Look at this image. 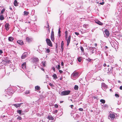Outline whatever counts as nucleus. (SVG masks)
Masks as SVG:
<instances>
[{
    "label": "nucleus",
    "mask_w": 122,
    "mask_h": 122,
    "mask_svg": "<svg viewBox=\"0 0 122 122\" xmlns=\"http://www.w3.org/2000/svg\"><path fill=\"white\" fill-rule=\"evenodd\" d=\"M78 76V73L76 71H74L71 75V78L73 80H76Z\"/></svg>",
    "instance_id": "1"
},
{
    "label": "nucleus",
    "mask_w": 122,
    "mask_h": 122,
    "mask_svg": "<svg viewBox=\"0 0 122 122\" xmlns=\"http://www.w3.org/2000/svg\"><path fill=\"white\" fill-rule=\"evenodd\" d=\"M70 92L71 91L70 90L63 91L61 92L60 95L61 96L68 95L70 94Z\"/></svg>",
    "instance_id": "2"
},
{
    "label": "nucleus",
    "mask_w": 122,
    "mask_h": 122,
    "mask_svg": "<svg viewBox=\"0 0 122 122\" xmlns=\"http://www.w3.org/2000/svg\"><path fill=\"white\" fill-rule=\"evenodd\" d=\"M46 41L47 43L48 46L50 47H52V46L51 42L50 39L47 38Z\"/></svg>",
    "instance_id": "3"
},
{
    "label": "nucleus",
    "mask_w": 122,
    "mask_h": 122,
    "mask_svg": "<svg viewBox=\"0 0 122 122\" xmlns=\"http://www.w3.org/2000/svg\"><path fill=\"white\" fill-rule=\"evenodd\" d=\"M115 116L114 114H110L108 116V118L110 119L113 120L115 117Z\"/></svg>",
    "instance_id": "4"
},
{
    "label": "nucleus",
    "mask_w": 122,
    "mask_h": 122,
    "mask_svg": "<svg viewBox=\"0 0 122 122\" xmlns=\"http://www.w3.org/2000/svg\"><path fill=\"white\" fill-rule=\"evenodd\" d=\"M102 89L104 90H106L107 88V86L104 83H102Z\"/></svg>",
    "instance_id": "5"
},
{
    "label": "nucleus",
    "mask_w": 122,
    "mask_h": 122,
    "mask_svg": "<svg viewBox=\"0 0 122 122\" xmlns=\"http://www.w3.org/2000/svg\"><path fill=\"white\" fill-rule=\"evenodd\" d=\"M71 39V36H69L68 38H66V40L67 41V46H68L70 42V40Z\"/></svg>",
    "instance_id": "6"
},
{
    "label": "nucleus",
    "mask_w": 122,
    "mask_h": 122,
    "mask_svg": "<svg viewBox=\"0 0 122 122\" xmlns=\"http://www.w3.org/2000/svg\"><path fill=\"white\" fill-rule=\"evenodd\" d=\"M28 55V52H25L23 53L22 55L21 58L22 59H24Z\"/></svg>",
    "instance_id": "7"
},
{
    "label": "nucleus",
    "mask_w": 122,
    "mask_h": 122,
    "mask_svg": "<svg viewBox=\"0 0 122 122\" xmlns=\"http://www.w3.org/2000/svg\"><path fill=\"white\" fill-rule=\"evenodd\" d=\"M14 92V91L12 89H8L7 93H9V94H10V95H11L12 94H13V93Z\"/></svg>",
    "instance_id": "8"
},
{
    "label": "nucleus",
    "mask_w": 122,
    "mask_h": 122,
    "mask_svg": "<svg viewBox=\"0 0 122 122\" xmlns=\"http://www.w3.org/2000/svg\"><path fill=\"white\" fill-rule=\"evenodd\" d=\"M104 33L105 34H105L107 37H108L109 36V32L107 29L105 30L104 31Z\"/></svg>",
    "instance_id": "9"
},
{
    "label": "nucleus",
    "mask_w": 122,
    "mask_h": 122,
    "mask_svg": "<svg viewBox=\"0 0 122 122\" xmlns=\"http://www.w3.org/2000/svg\"><path fill=\"white\" fill-rule=\"evenodd\" d=\"M26 40L28 42H30L32 41V39L31 38L27 37L26 38Z\"/></svg>",
    "instance_id": "10"
},
{
    "label": "nucleus",
    "mask_w": 122,
    "mask_h": 122,
    "mask_svg": "<svg viewBox=\"0 0 122 122\" xmlns=\"http://www.w3.org/2000/svg\"><path fill=\"white\" fill-rule=\"evenodd\" d=\"M108 61L110 62H113V60L112 59V57L110 56H109L108 57Z\"/></svg>",
    "instance_id": "11"
},
{
    "label": "nucleus",
    "mask_w": 122,
    "mask_h": 122,
    "mask_svg": "<svg viewBox=\"0 0 122 122\" xmlns=\"http://www.w3.org/2000/svg\"><path fill=\"white\" fill-rule=\"evenodd\" d=\"M5 27L6 30H8L9 28V23H6L5 25Z\"/></svg>",
    "instance_id": "12"
},
{
    "label": "nucleus",
    "mask_w": 122,
    "mask_h": 122,
    "mask_svg": "<svg viewBox=\"0 0 122 122\" xmlns=\"http://www.w3.org/2000/svg\"><path fill=\"white\" fill-rule=\"evenodd\" d=\"M26 62H24L22 64V67L23 69H24L26 68Z\"/></svg>",
    "instance_id": "13"
},
{
    "label": "nucleus",
    "mask_w": 122,
    "mask_h": 122,
    "mask_svg": "<svg viewBox=\"0 0 122 122\" xmlns=\"http://www.w3.org/2000/svg\"><path fill=\"white\" fill-rule=\"evenodd\" d=\"M21 104V103L15 104H13V105L16 108H17L18 107H19L20 106Z\"/></svg>",
    "instance_id": "14"
},
{
    "label": "nucleus",
    "mask_w": 122,
    "mask_h": 122,
    "mask_svg": "<svg viewBox=\"0 0 122 122\" xmlns=\"http://www.w3.org/2000/svg\"><path fill=\"white\" fill-rule=\"evenodd\" d=\"M32 60L34 62H36L38 61L39 59L37 58H34L32 59Z\"/></svg>",
    "instance_id": "15"
},
{
    "label": "nucleus",
    "mask_w": 122,
    "mask_h": 122,
    "mask_svg": "<svg viewBox=\"0 0 122 122\" xmlns=\"http://www.w3.org/2000/svg\"><path fill=\"white\" fill-rule=\"evenodd\" d=\"M17 43L20 45H22L23 44V42L21 40H19L17 41Z\"/></svg>",
    "instance_id": "16"
},
{
    "label": "nucleus",
    "mask_w": 122,
    "mask_h": 122,
    "mask_svg": "<svg viewBox=\"0 0 122 122\" xmlns=\"http://www.w3.org/2000/svg\"><path fill=\"white\" fill-rule=\"evenodd\" d=\"M11 95H10V94L7 93V94L5 95V96L7 97V98L9 99L11 97Z\"/></svg>",
    "instance_id": "17"
},
{
    "label": "nucleus",
    "mask_w": 122,
    "mask_h": 122,
    "mask_svg": "<svg viewBox=\"0 0 122 122\" xmlns=\"http://www.w3.org/2000/svg\"><path fill=\"white\" fill-rule=\"evenodd\" d=\"M64 42L63 41H62L61 43V49H62V51H63V49Z\"/></svg>",
    "instance_id": "18"
},
{
    "label": "nucleus",
    "mask_w": 122,
    "mask_h": 122,
    "mask_svg": "<svg viewBox=\"0 0 122 122\" xmlns=\"http://www.w3.org/2000/svg\"><path fill=\"white\" fill-rule=\"evenodd\" d=\"M24 15L27 16L29 14V12L28 11H24Z\"/></svg>",
    "instance_id": "19"
},
{
    "label": "nucleus",
    "mask_w": 122,
    "mask_h": 122,
    "mask_svg": "<svg viewBox=\"0 0 122 122\" xmlns=\"http://www.w3.org/2000/svg\"><path fill=\"white\" fill-rule=\"evenodd\" d=\"M48 119L50 120H52L53 119V118L51 116H48Z\"/></svg>",
    "instance_id": "20"
},
{
    "label": "nucleus",
    "mask_w": 122,
    "mask_h": 122,
    "mask_svg": "<svg viewBox=\"0 0 122 122\" xmlns=\"http://www.w3.org/2000/svg\"><path fill=\"white\" fill-rule=\"evenodd\" d=\"M35 89L36 90H40V87L38 86H36L35 87Z\"/></svg>",
    "instance_id": "21"
},
{
    "label": "nucleus",
    "mask_w": 122,
    "mask_h": 122,
    "mask_svg": "<svg viewBox=\"0 0 122 122\" xmlns=\"http://www.w3.org/2000/svg\"><path fill=\"white\" fill-rule=\"evenodd\" d=\"M13 39V38L12 37H9L8 38V40L10 41H12Z\"/></svg>",
    "instance_id": "22"
},
{
    "label": "nucleus",
    "mask_w": 122,
    "mask_h": 122,
    "mask_svg": "<svg viewBox=\"0 0 122 122\" xmlns=\"http://www.w3.org/2000/svg\"><path fill=\"white\" fill-rule=\"evenodd\" d=\"M47 27H46L47 28H48V29H47L48 31H49V32H50V29L51 28V27L49 26V23H47Z\"/></svg>",
    "instance_id": "23"
},
{
    "label": "nucleus",
    "mask_w": 122,
    "mask_h": 122,
    "mask_svg": "<svg viewBox=\"0 0 122 122\" xmlns=\"http://www.w3.org/2000/svg\"><path fill=\"white\" fill-rule=\"evenodd\" d=\"M55 79H57V75L56 74H54L52 76Z\"/></svg>",
    "instance_id": "24"
},
{
    "label": "nucleus",
    "mask_w": 122,
    "mask_h": 122,
    "mask_svg": "<svg viewBox=\"0 0 122 122\" xmlns=\"http://www.w3.org/2000/svg\"><path fill=\"white\" fill-rule=\"evenodd\" d=\"M14 5L15 6H17V5L18 3L17 1L16 0H15L14 1Z\"/></svg>",
    "instance_id": "25"
},
{
    "label": "nucleus",
    "mask_w": 122,
    "mask_h": 122,
    "mask_svg": "<svg viewBox=\"0 0 122 122\" xmlns=\"http://www.w3.org/2000/svg\"><path fill=\"white\" fill-rule=\"evenodd\" d=\"M4 19V17L3 15H1L0 16V19L1 20H3Z\"/></svg>",
    "instance_id": "26"
},
{
    "label": "nucleus",
    "mask_w": 122,
    "mask_h": 122,
    "mask_svg": "<svg viewBox=\"0 0 122 122\" xmlns=\"http://www.w3.org/2000/svg\"><path fill=\"white\" fill-rule=\"evenodd\" d=\"M88 24H84L83 25V27L85 28H86L88 27Z\"/></svg>",
    "instance_id": "27"
},
{
    "label": "nucleus",
    "mask_w": 122,
    "mask_h": 122,
    "mask_svg": "<svg viewBox=\"0 0 122 122\" xmlns=\"http://www.w3.org/2000/svg\"><path fill=\"white\" fill-rule=\"evenodd\" d=\"M101 68V65L98 64L97 65V68L98 70H100Z\"/></svg>",
    "instance_id": "28"
},
{
    "label": "nucleus",
    "mask_w": 122,
    "mask_h": 122,
    "mask_svg": "<svg viewBox=\"0 0 122 122\" xmlns=\"http://www.w3.org/2000/svg\"><path fill=\"white\" fill-rule=\"evenodd\" d=\"M5 8L1 10V12L0 13L1 15H3V13L5 11Z\"/></svg>",
    "instance_id": "29"
},
{
    "label": "nucleus",
    "mask_w": 122,
    "mask_h": 122,
    "mask_svg": "<svg viewBox=\"0 0 122 122\" xmlns=\"http://www.w3.org/2000/svg\"><path fill=\"white\" fill-rule=\"evenodd\" d=\"M46 64V61H44L42 62V64L43 66H45V64Z\"/></svg>",
    "instance_id": "30"
},
{
    "label": "nucleus",
    "mask_w": 122,
    "mask_h": 122,
    "mask_svg": "<svg viewBox=\"0 0 122 122\" xmlns=\"http://www.w3.org/2000/svg\"><path fill=\"white\" fill-rule=\"evenodd\" d=\"M17 113H19V114H21L22 113V111L21 110H17Z\"/></svg>",
    "instance_id": "31"
},
{
    "label": "nucleus",
    "mask_w": 122,
    "mask_h": 122,
    "mask_svg": "<svg viewBox=\"0 0 122 122\" xmlns=\"http://www.w3.org/2000/svg\"><path fill=\"white\" fill-rule=\"evenodd\" d=\"M78 86L75 85L74 87V89L75 90H77L78 89Z\"/></svg>",
    "instance_id": "32"
},
{
    "label": "nucleus",
    "mask_w": 122,
    "mask_h": 122,
    "mask_svg": "<svg viewBox=\"0 0 122 122\" xmlns=\"http://www.w3.org/2000/svg\"><path fill=\"white\" fill-rule=\"evenodd\" d=\"M65 37L66 38L67 37V33L68 32L67 31H66L65 32Z\"/></svg>",
    "instance_id": "33"
},
{
    "label": "nucleus",
    "mask_w": 122,
    "mask_h": 122,
    "mask_svg": "<svg viewBox=\"0 0 122 122\" xmlns=\"http://www.w3.org/2000/svg\"><path fill=\"white\" fill-rule=\"evenodd\" d=\"M100 102L103 103H105V101L104 100L101 99L100 100Z\"/></svg>",
    "instance_id": "34"
},
{
    "label": "nucleus",
    "mask_w": 122,
    "mask_h": 122,
    "mask_svg": "<svg viewBox=\"0 0 122 122\" xmlns=\"http://www.w3.org/2000/svg\"><path fill=\"white\" fill-rule=\"evenodd\" d=\"M80 49L81 51L84 53V50L83 47L82 46H81L80 47Z\"/></svg>",
    "instance_id": "35"
},
{
    "label": "nucleus",
    "mask_w": 122,
    "mask_h": 122,
    "mask_svg": "<svg viewBox=\"0 0 122 122\" xmlns=\"http://www.w3.org/2000/svg\"><path fill=\"white\" fill-rule=\"evenodd\" d=\"M46 49V52H47V53H49L50 52V51L49 49Z\"/></svg>",
    "instance_id": "36"
},
{
    "label": "nucleus",
    "mask_w": 122,
    "mask_h": 122,
    "mask_svg": "<svg viewBox=\"0 0 122 122\" xmlns=\"http://www.w3.org/2000/svg\"><path fill=\"white\" fill-rule=\"evenodd\" d=\"M51 36H54V32L53 30H52L51 32Z\"/></svg>",
    "instance_id": "37"
},
{
    "label": "nucleus",
    "mask_w": 122,
    "mask_h": 122,
    "mask_svg": "<svg viewBox=\"0 0 122 122\" xmlns=\"http://www.w3.org/2000/svg\"><path fill=\"white\" fill-rule=\"evenodd\" d=\"M51 39L52 41H53L54 39V36H51Z\"/></svg>",
    "instance_id": "38"
},
{
    "label": "nucleus",
    "mask_w": 122,
    "mask_h": 122,
    "mask_svg": "<svg viewBox=\"0 0 122 122\" xmlns=\"http://www.w3.org/2000/svg\"><path fill=\"white\" fill-rule=\"evenodd\" d=\"M30 93V91H25V94H27Z\"/></svg>",
    "instance_id": "39"
},
{
    "label": "nucleus",
    "mask_w": 122,
    "mask_h": 122,
    "mask_svg": "<svg viewBox=\"0 0 122 122\" xmlns=\"http://www.w3.org/2000/svg\"><path fill=\"white\" fill-rule=\"evenodd\" d=\"M17 119L19 120H21L22 119V118L21 117L19 116L17 118Z\"/></svg>",
    "instance_id": "40"
},
{
    "label": "nucleus",
    "mask_w": 122,
    "mask_h": 122,
    "mask_svg": "<svg viewBox=\"0 0 122 122\" xmlns=\"http://www.w3.org/2000/svg\"><path fill=\"white\" fill-rule=\"evenodd\" d=\"M95 23H102L100 22L99 20H95Z\"/></svg>",
    "instance_id": "41"
},
{
    "label": "nucleus",
    "mask_w": 122,
    "mask_h": 122,
    "mask_svg": "<svg viewBox=\"0 0 122 122\" xmlns=\"http://www.w3.org/2000/svg\"><path fill=\"white\" fill-rule=\"evenodd\" d=\"M78 60L79 62H81V57L79 58L78 59Z\"/></svg>",
    "instance_id": "42"
},
{
    "label": "nucleus",
    "mask_w": 122,
    "mask_h": 122,
    "mask_svg": "<svg viewBox=\"0 0 122 122\" xmlns=\"http://www.w3.org/2000/svg\"><path fill=\"white\" fill-rule=\"evenodd\" d=\"M57 111H58L57 110H55L53 112V113L54 114H55L57 112Z\"/></svg>",
    "instance_id": "43"
},
{
    "label": "nucleus",
    "mask_w": 122,
    "mask_h": 122,
    "mask_svg": "<svg viewBox=\"0 0 122 122\" xmlns=\"http://www.w3.org/2000/svg\"><path fill=\"white\" fill-rule=\"evenodd\" d=\"M115 96L117 97H119V95L117 94H115Z\"/></svg>",
    "instance_id": "44"
},
{
    "label": "nucleus",
    "mask_w": 122,
    "mask_h": 122,
    "mask_svg": "<svg viewBox=\"0 0 122 122\" xmlns=\"http://www.w3.org/2000/svg\"><path fill=\"white\" fill-rule=\"evenodd\" d=\"M60 68H61V67H60V65H58L57 67V69H60Z\"/></svg>",
    "instance_id": "45"
},
{
    "label": "nucleus",
    "mask_w": 122,
    "mask_h": 122,
    "mask_svg": "<svg viewBox=\"0 0 122 122\" xmlns=\"http://www.w3.org/2000/svg\"><path fill=\"white\" fill-rule=\"evenodd\" d=\"M79 110L80 111H83V109L82 108H79Z\"/></svg>",
    "instance_id": "46"
},
{
    "label": "nucleus",
    "mask_w": 122,
    "mask_h": 122,
    "mask_svg": "<svg viewBox=\"0 0 122 122\" xmlns=\"http://www.w3.org/2000/svg\"><path fill=\"white\" fill-rule=\"evenodd\" d=\"M54 106L56 108H57L58 107V105L56 104H55L54 105Z\"/></svg>",
    "instance_id": "47"
},
{
    "label": "nucleus",
    "mask_w": 122,
    "mask_h": 122,
    "mask_svg": "<svg viewBox=\"0 0 122 122\" xmlns=\"http://www.w3.org/2000/svg\"><path fill=\"white\" fill-rule=\"evenodd\" d=\"M87 60L89 62L91 61L92 60V59H90L89 58H88V59H87Z\"/></svg>",
    "instance_id": "48"
},
{
    "label": "nucleus",
    "mask_w": 122,
    "mask_h": 122,
    "mask_svg": "<svg viewBox=\"0 0 122 122\" xmlns=\"http://www.w3.org/2000/svg\"><path fill=\"white\" fill-rule=\"evenodd\" d=\"M59 72L61 73V74L63 72V71L61 70H59Z\"/></svg>",
    "instance_id": "49"
},
{
    "label": "nucleus",
    "mask_w": 122,
    "mask_h": 122,
    "mask_svg": "<svg viewBox=\"0 0 122 122\" xmlns=\"http://www.w3.org/2000/svg\"><path fill=\"white\" fill-rule=\"evenodd\" d=\"M3 53V52L1 50H0V55H1Z\"/></svg>",
    "instance_id": "50"
},
{
    "label": "nucleus",
    "mask_w": 122,
    "mask_h": 122,
    "mask_svg": "<svg viewBox=\"0 0 122 122\" xmlns=\"http://www.w3.org/2000/svg\"><path fill=\"white\" fill-rule=\"evenodd\" d=\"M60 28L59 29V31H58V34H61V31L60 30Z\"/></svg>",
    "instance_id": "51"
},
{
    "label": "nucleus",
    "mask_w": 122,
    "mask_h": 122,
    "mask_svg": "<svg viewBox=\"0 0 122 122\" xmlns=\"http://www.w3.org/2000/svg\"><path fill=\"white\" fill-rule=\"evenodd\" d=\"M52 70H53L54 71H55V69L54 67H53L52 68Z\"/></svg>",
    "instance_id": "52"
},
{
    "label": "nucleus",
    "mask_w": 122,
    "mask_h": 122,
    "mask_svg": "<svg viewBox=\"0 0 122 122\" xmlns=\"http://www.w3.org/2000/svg\"><path fill=\"white\" fill-rule=\"evenodd\" d=\"M104 3V2H103L101 3H100L99 4L101 5H103Z\"/></svg>",
    "instance_id": "53"
},
{
    "label": "nucleus",
    "mask_w": 122,
    "mask_h": 122,
    "mask_svg": "<svg viewBox=\"0 0 122 122\" xmlns=\"http://www.w3.org/2000/svg\"><path fill=\"white\" fill-rule=\"evenodd\" d=\"M75 33L76 35H78L79 34V33H78L77 32H75Z\"/></svg>",
    "instance_id": "54"
},
{
    "label": "nucleus",
    "mask_w": 122,
    "mask_h": 122,
    "mask_svg": "<svg viewBox=\"0 0 122 122\" xmlns=\"http://www.w3.org/2000/svg\"><path fill=\"white\" fill-rule=\"evenodd\" d=\"M61 65L62 66H63L64 65V63L63 62H61Z\"/></svg>",
    "instance_id": "55"
},
{
    "label": "nucleus",
    "mask_w": 122,
    "mask_h": 122,
    "mask_svg": "<svg viewBox=\"0 0 122 122\" xmlns=\"http://www.w3.org/2000/svg\"><path fill=\"white\" fill-rule=\"evenodd\" d=\"M70 107L72 109L74 107V106L73 105H70Z\"/></svg>",
    "instance_id": "56"
},
{
    "label": "nucleus",
    "mask_w": 122,
    "mask_h": 122,
    "mask_svg": "<svg viewBox=\"0 0 122 122\" xmlns=\"http://www.w3.org/2000/svg\"><path fill=\"white\" fill-rule=\"evenodd\" d=\"M94 47H90L89 48V49H90V50H92V49H94Z\"/></svg>",
    "instance_id": "57"
},
{
    "label": "nucleus",
    "mask_w": 122,
    "mask_h": 122,
    "mask_svg": "<svg viewBox=\"0 0 122 122\" xmlns=\"http://www.w3.org/2000/svg\"><path fill=\"white\" fill-rule=\"evenodd\" d=\"M49 85L51 86H52L53 85V84L51 83H50L49 84Z\"/></svg>",
    "instance_id": "58"
},
{
    "label": "nucleus",
    "mask_w": 122,
    "mask_h": 122,
    "mask_svg": "<svg viewBox=\"0 0 122 122\" xmlns=\"http://www.w3.org/2000/svg\"><path fill=\"white\" fill-rule=\"evenodd\" d=\"M94 52V49H92V53H93Z\"/></svg>",
    "instance_id": "59"
},
{
    "label": "nucleus",
    "mask_w": 122,
    "mask_h": 122,
    "mask_svg": "<svg viewBox=\"0 0 122 122\" xmlns=\"http://www.w3.org/2000/svg\"><path fill=\"white\" fill-rule=\"evenodd\" d=\"M97 24H98V25H103V23H97Z\"/></svg>",
    "instance_id": "60"
},
{
    "label": "nucleus",
    "mask_w": 122,
    "mask_h": 122,
    "mask_svg": "<svg viewBox=\"0 0 122 122\" xmlns=\"http://www.w3.org/2000/svg\"><path fill=\"white\" fill-rule=\"evenodd\" d=\"M119 88L121 90H122V86H121L119 87Z\"/></svg>",
    "instance_id": "61"
},
{
    "label": "nucleus",
    "mask_w": 122,
    "mask_h": 122,
    "mask_svg": "<svg viewBox=\"0 0 122 122\" xmlns=\"http://www.w3.org/2000/svg\"><path fill=\"white\" fill-rule=\"evenodd\" d=\"M108 48V47H107V46H105V49H107Z\"/></svg>",
    "instance_id": "62"
},
{
    "label": "nucleus",
    "mask_w": 122,
    "mask_h": 122,
    "mask_svg": "<svg viewBox=\"0 0 122 122\" xmlns=\"http://www.w3.org/2000/svg\"><path fill=\"white\" fill-rule=\"evenodd\" d=\"M103 66H104L105 67L106 66V65L105 63H104L103 64Z\"/></svg>",
    "instance_id": "63"
},
{
    "label": "nucleus",
    "mask_w": 122,
    "mask_h": 122,
    "mask_svg": "<svg viewBox=\"0 0 122 122\" xmlns=\"http://www.w3.org/2000/svg\"><path fill=\"white\" fill-rule=\"evenodd\" d=\"M94 45L95 46H97V44L96 43H95L94 44Z\"/></svg>",
    "instance_id": "64"
}]
</instances>
